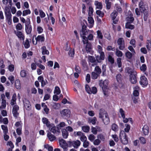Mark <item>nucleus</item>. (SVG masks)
Returning <instances> with one entry per match:
<instances>
[{"instance_id": "nucleus-1", "label": "nucleus", "mask_w": 151, "mask_h": 151, "mask_svg": "<svg viewBox=\"0 0 151 151\" xmlns=\"http://www.w3.org/2000/svg\"><path fill=\"white\" fill-rule=\"evenodd\" d=\"M139 6L140 10L142 15H143L144 21H147L149 16L148 6L144 3L143 0H141Z\"/></svg>"}, {"instance_id": "nucleus-2", "label": "nucleus", "mask_w": 151, "mask_h": 151, "mask_svg": "<svg viewBox=\"0 0 151 151\" xmlns=\"http://www.w3.org/2000/svg\"><path fill=\"white\" fill-rule=\"evenodd\" d=\"M99 118L101 119L104 124L107 125L109 122V119L107 112L104 109L99 111Z\"/></svg>"}, {"instance_id": "nucleus-3", "label": "nucleus", "mask_w": 151, "mask_h": 151, "mask_svg": "<svg viewBox=\"0 0 151 151\" xmlns=\"http://www.w3.org/2000/svg\"><path fill=\"white\" fill-rule=\"evenodd\" d=\"M86 28V26L85 24H82V29L80 31L81 37L87 35L89 33L93 32V30H87Z\"/></svg>"}, {"instance_id": "nucleus-4", "label": "nucleus", "mask_w": 151, "mask_h": 151, "mask_svg": "<svg viewBox=\"0 0 151 151\" xmlns=\"http://www.w3.org/2000/svg\"><path fill=\"white\" fill-rule=\"evenodd\" d=\"M25 30L27 34H30L32 30V27L30 25V22L29 19H27L25 23Z\"/></svg>"}, {"instance_id": "nucleus-5", "label": "nucleus", "mask_w": 151, "mask_h": 151, "mask_svg": "<svg viewBox=\"0 0 151 151\" xmlns=\"http://www.w3.org/2000/svg\"><path fill=\"white\" fill-rule=\"evenodd\" d=\"M62 117L65 119H68L70 116V111L68 109H65L60 111Z\"/></svg>"}, {"instance_id": "nucleus-6", "label": "nucleus", "mask_w": 151, "mask_h": 151, "mask_svg": "<svg viewBox=\"0 0 151 151\" xmlns=\"http://www.w3.org/2000/svg\"><path fill=\"white\" fill-rule=\"evenodd\" d=\"M81 142L79 140L73 141H69L68 142V145L69 147L72 146L75 148H78L81 145Z\"/></svg>"}, {"instance_id": "nucleus-7", "label": "nucleus", "mask_w": 151, "mask_h": 151, "mask_svg": "<svg viewBox=\"0 0 151 151\" xmlns=\"http://www.w3.org/2000/svg\"><path fill=\"white\" fill-rule=\"evenodd\" d=\"M127 72L130 74V82L133 84L137 82V79L135 75L134 74H133L134 73L130 69L127 70Z\"/></svg>"}, {"instance_id": "nucleus-8", "label": "nucleus", "mask_w": 151, "mask_h": 151, "mask_svg": "<svg viewBox=\"0 0 151 151\" xmlns=\"http://www.w3.org/2000/svg\"><path fill=\"white\" fill-rule=\"evenodd\" d=\"M51 128L49 129L50 131L52 133H53L55 134L58 135L60 133V129L58 128L57 125L55 127V125L53 124V125H52Z\"/></svg>"}, {"instance_id": "nucleus-9", "label": "nucleus", "mask_w": 151, "mask_h": 151, "mask_svg": "<svg viewBox=\"0 0 151 151\" xmlns=\"http://www.w3.org/2000/svg\"><path fill=\"white\" fill-rule=\"evenodd\" d=\"M109 81L107 80H105L103 81L102 80L99 81V85L102 89L106 88L108 87Z\"/></svg>"}, {"instance_id": "nucleus-10", "label": "nucleus", "mask_w": 151, "mask_h": 151, "mask_svg": "<svg viewBox=\"0 0 151 151\" xmlns=\"http://www.w3.org/2000/svg\"><path fill=\"white\" fill-rule=\"evenodd\" d=\"M117 43L119 45V49L121 50H123L125 47L124 40L123 38H120L117 40Z\"/></svg>"}, {"instance_id": "nucleus-11", "label": "nucleus", "mask_w": 151, "mask_h": 151, "mask_svg": "<svg viewBox=\"0 0 151 151\" xmlns=\"http://www.w3.org/2000/svg\"><path fill=\"white\" fill-rule=\"evenodd\" d=\"M140 84L143 87L146 86L148 84V82L147 78L145 76H142L140 77Z\"/></svg>"}, {"instance_id": "nucleus-12", "label": "nucleus", "mask_w": 151, "mask_h": 151, "mask_svg": "<svg viewBox=\"0 0 151 151\" xmlns=\"http://www.w3.org/2000/svg\"><path fill=\"white\" fill-rule=\"evenodd\" d=\"M24 106L26 110H29L31 109V105L29 101L26 99L23 100Z\"/></svg>"}, {"instance_id": "nucleus-13", "label": "nucleus", "mask_w": 151, "mask_h": 151, "mask_svg": "<svg viewBox=\"0 0 151 151\" xmlns=\"http://www.w3.org/2000/svg\"><path fill=\"white\" fill-rule=\"evenodd\" d=\"M19 107L18 105H15L14 106L12 109V113L14 117L17 118L19 115L18 111L19 110Z\"/></svg>"}, {"instance_id": "nucleus-14", "label": "nucleus", "mask_w": 151, "mask_h": 151, "mask_svg": "<svg viewBox=\"0 0 151 151\" xmlns=\"http://www.w3.org/2000/svg\"><path fill=\"white\" fill-rule=\"evenodd\" d=\"M42 122L44 124H46L47 127L49 128V129H50V128H51L52 125H53V124H50L48 119L44 117L42 119Z\"/></svg>"}, {"instance_id": "nucleus-15", "label": "nucleus", "mask_w": 151, "mask_h": 151, "mask_svg": "<svg viewBox=\"0 0 151 151\" xmlns=\"http://www.w3.org/2000/svg\"><path fill=\"white\" fill-rule=\"evenodd\" d=\"M142 132L146 136L148 135L149 132V127L147 125H145L142 128Z\"/></svg>"}, {"instance_id": "nucleus-16", "label": "nucleus", "mask_w": 151, "mask_h": 151, "mask_svg": "<svg viewBox=\"0 0 151 151\" xmlns=\"http://www.w3.org/2000/svg\"><path fill=\"white\" fill-rule=\"evenodd\" d=\"M35 39L36 41L35 44V45L37 44V42H43L45 41V39L44 35L42 34L38 36L37 37L35 38Z\"/></svg>"}, {"instance_id": "nucleus-17", "label": "nucleus", "mask_w": 151, "mask_h": 151, "mask_svg": "<svg viewBox=\"0 0 151 151\" xmlns=\"http://www.w3.org/2000/svg\"><path fill=\"white\" fill-rule=\"evenodd\" d=\"M100 56L98 55L96 57V60L98 62H101L102 60H104L105 58V55L104 53H102L101 54H100Z\"/></svg>"}, {"instance_id": "nucleus-18", "label": "nucleus", "mask_w": 151, "mask_h": 151, "mask_svg": "<svg viewBox=\"0 0 151 151\" xmlns=\"http://www.w3.org/2000/svg\"><path fill=\"white\" fill-rule=\"evenodd\" d=\"M15 33L16 35L17 36L18 38L21 40H24V36L22 33L20 31H17L15 32Z\"/></svg>"}, {"instance_id": "nucleus-19", "label": "nucleus", "mask_w": 151, "mask_h": 151, "mask_svg": "<svg viewBox=\"0 0 151 151\" xmlns=\"http://www.w3.org/2000/svg\"><path fill=\"white\" fill-rule=\"evenodd\" d=\"M134 91L133 92V96H138L139 95V87L138 86H136L134 88Z\"/></svg>"}, {"instance_id": "nucleus-20", "label": "nucleus", "mask_w": 151, "mask_h": 151, "mask_svg": "<svg viewBox=\"0 0 151 151\" xmlns=\"http://www.w3.org/2000/svg\"><path fill=\"white\" fill-rule=\"evenodd\" d=\"M50 104L52 108L55 109H58L60 107V105L58 103L52 102Z\"/></svg>"}, {"instance_id": "nucleus-21", "label": "nucleus", "mask_w": 151, "mask_h": 151, "mask_svg": "<svg viewBox=\"0 0 151 151\" xmlns=\"http://www.w3.org/2000/svg\"><path fill=\"white\" fill-rule=\"evenodd\" d=\"M17 100L16 95V93H14L12 97V99L11 101L10 104L12 105H13L16 104V101Z\"/></svg>"}, {"instance_id": "nucleus-22", "label": "nucleus", "mask_w": 151, "mask_h": 151, "mask_svg": "<svg viewBox=\"0 0 151 151\" xmlns=\"http://www.w3.org/2000/svg\"><path fill=\"white\" fill-rule=\"evenodd\" d=\"M88 21L90 24L88 27L90 28H92L93 26L94 22L93 19L91 17H88Z\"/></svg>"}, {"instance_id": "nucleus-23", "label": "nucleus", "mask_w": 151, "mask_h": 151, "mask_svg": "<svg viewBox=\"0 0 151 151\" xmlns=\"http://www.w3.org/2000/svg\"><path fill=\"white\" fill-rule=\"evenodd\" d=\"M49 140L50 141H53L56 139L55 137L50 132H48L47 135Z\"/></svg>"}, {"instance_id": "nucleus-24", "label": "nucleus", "mask_w": 151, "mask_h": 151, "mask_svg": "<svg viewBox=\"0 0 151 151\" xmlns=\"http://www.w3.org/2000/svg\"><path fill=\"white\" fill-rule=\"evenodd\" d=\"M97 138L102 141H104L106 138V135L105 134L100 133L97 136Z\"/></svg>"}, {"instance_id": "nucleus-25", "label": "nucleus", "mask_w": 151, "mask_h": 151, "mask_svg": "<svg viewBox=\"0 0 151 151\" xmlns=\"http://www.w3.org/2000/svg\"><path fill=\"white\" fill-rule=\"evenodd\" d=\"M62 136L64 138H67L68 135V133L65 129H63L62 130Z\"/></svg>"}, {"instance_id": "nucleus-26", "label": "nucleus", "mask_w": 151, "mask_h": 151, "mask_svg": "<svg viewBox=\"0 0 151 151\" xmlns=\"http://www.w3.org/2000/svg\"><path fill=\"white\" fill-rule=\"evenodd\" d=\"M94 4L96 6V9H101L102 8V5L101 2H98V1H95Z\"/></svg>"}, {"instance_id": "nucleus-27", "label": "nucleus", "mask_w": 151, "mask_h": 151, "mask_svg": "<svg viewBox=\"0 0 151 151\" xmlns=\"http://www.w3.org/2000/svg\"><path fill=\"white\" fill-rule=\"evenodd\" d=\"M2 95H1V106H0V109H5L6 107V101L4 99H2Z\"/></svg>"}, {"instance_id": "nucleus-28", "label": "nucleus", "mask_w": 151, "mask_h": 151, "mask_svg": "<svg viewBox=\"0 0 151 151\" xmlns=\"http://www.w3.org/2000/svg\"><path fill=\"white\" fill-rule=\"evenodd\" d=\"M42 53V55H47L49 54V51L47 49L46 47L45 46L42 47L41 48Z\"/></svg>"}, {"instance_id": "nucleus-29", "label": "nucleus", "mask_w": 151, "mask_h": 151, "mask_svg": "<svg viewBox=\"0 0 151 151\" xmlns=\"http://www.w3.org/2000/svg\"><path fill=\"white\" fill-rule=\"evenodd\" d=\"M126 57L129 59H131L133 55H134L135 54H133V53L131 52L128 50H127L125 53Z\"/></svg>"}, {"instance_id": "nucleus-30", "label": "nucleus", "mask_w": 151, "mask_h": 151, "mask_svg": "<svg viewBox=\"0 0 151 151\" xmlns=\"http://www.w3.org/2000/svg\"><path fill=\"white\" fill-rule=\"evenodd\" d=\"M122 143L124 145L127 144L128 143V139L127 136L120 138Z\"/></svg>"}, {"instance_id": "nucleus-31", "label": "nucleus", "mask_w": 151, "mask_h": 151, "mask_svg": "<svg viewBox=\"0 0 151 151\" xmlns=\"http://www.w3.org/2000/svg\"><path fill=\"white\" fill-rule=\"evenodd\" d=\"M86 49L87 52H90L91 49V45L90 42L86 44Z\"/></svg>"}, {"instance_id": "nucleus-32", "label": "nucleus", "mask_w": 151, "mask_h": 151, "mask_svg": "<svg viewBox=\"0 0 151 151\" xmlns=\"http://www.w3.org/2000/svg\"><path fill=\"white\" fill-rule=\"evenodd\" d=\"M88 62L90 65L91 64L90 63H95L96 62V60L93 56H89L88 58Z\"/></svg>"}, {"instance_id": "nucleus-33", "label": "nucleus", "mask_w": 151, "mask_h": 151, "mask_svg": "<svg viewBox=\"0 0 151 151\" xmlns=\"http://www.w3.org/2000/svg\"><path fill=\"white\" fill-rule=\"evenodd\" d=\"M146 46L148 50H151V39L150 40H147Z\"/></svg>"}, {"instance_id": "nucleus-34", "label": "nucleus", "mask_w": 151, "mask_h": 151, "mask_svg": "<svg viewBox=\"0 0 151 151\" xmlns=\"http://www.w3.org/2000/svg\"><path fill=\"white\" fill-rule=\"evenodd\" d=\"M94 72L97 73L100 75V74L101 73V69L99 68V66H96L95 68Z\"/></svg>"}, {"instance_id": "nucleus-35", "label": "nucleus", "mask_w": 151, "mask_h": 151, "mask_svg": "<svg viewBox=\"0 0 151 151\" xmlns=\"http://www.w3.org/2000/svg\"><path fill=\"white\" fill-rule=\"evenodd\" d=\"M1 128L3 130L4 134H7L8 132V129L7 126L4 125H1Z\"/></svg>"}, {"instance_id": "nucleus-36", "label": "nucleus", "mask_w": 151, "mask_h": 151, "mask_svg": "<svg viewBox=\"0 0 151 151\" xmlns=\"http://www.w3.org/2000/svg\"><path fill=\"white\" fill-rule=\"evenodd\" d=\"M115 54L117 56L121 57L122 56L123 53L122 51H120L117 48L116 50Z\"/></svg>"}, {"instance_id": "nucleus-37", "label": "nucleus", "mask_w": 151, "mask_h": 151, "mask_svg": "<svg viewBox=\"0 0 151 151\" xmlns=\"http://www.w3.org/2000/svg\"><path fill=\"white\" fill-rule=\"evenodd\" d=\"M116 78L117 81L119 83H121L122 82V77L121 74H119L116 76Z\"/></svg>"}, {"instance_id": "nucleus-38", "label": "nucleus", "mask_w": 151, "mask_h": 151, "mask_svg": "<svg viewBox=\"0 0 151 151\" xmlns=\"http://www.w3.org/2000/svg\"><path fill=\"white\" fill-rule=\"evenodd\" d=\"M15 86L17 89H19L21 88L20 82L19 80H17L15 81Z\"/></svg>"}, {"instance_id": "nucleus-39", "label": "nucleus", "mask_w": 151, "mask_h": 151, "mask_svg": "<svg viewBox=\"0 0 151 151\" xmlns=\"http://www.w3.org/2000/svg\"><path fill=\"white\" fill-rule=\"evenodd\" d=\"M96 121L97 119L95 117H94L92 118L89 119H88V122L91 123L93 125H94L96 124Z\"/></svg>"}, {"instance_id": "nucleus-40", "label": "nucleus", "mask_w": 151, "mask_h": 151, "mask_svg": "<svg viewBox=\"0 0 151 151\" xmlns=\"http://www.w3.org/2000/svg\"><path fill=\"white\" fill-rule=\"evenodd\" d=\"M66 125V124L64 122H61L57 125L58 128L60 129L61 128L64 127Z\"/></svg>"}, {"instance_id": "nucleus-41", "label": "nucleus", "mask_w": 151, "mask_h": 151, "mask_svg": "<svg viewBox=\"0 0 151 151\" xmlns=\"http://www.w3.org/2000/svg\"><path fill=\"white\" fill-rule=\"evenodd\" d=\"M125 27L126 28L132 29L134 28V26L130 24V23H126L125 24Z\"/></svg>"}, {"instance_id": "nucleus-42", "label": "nucleus", "mask_w": 151, "mask_h": 151, "mask_svg": "<svg viewBox=\"0 0 151 151\" xmlns=\"http://www.w3.org/2000/svg\"><path fill=\"white\" fill-rule=\"evenodd\" d=\"M109 0H105V3L106 4V8L108 9L111 8V3L109 1Z\"/></svg>"}, {"instance_id": "nucleus-43", "label": "nucleus", "mask_w": 151, "mask_h": 151, "mask_svg": "<svg viewBox=\"0 0 151 151\" xmlns=\"http://www.w3.org/2000/svg\"><path fill=\"white\" fill-rule=\"evenodd\" d=\"M100 75L95 72H93L91 73V78L93 79H97Z\"/></svg>"}, {"instance_id": "nucleus-44", "label": "nucleus", "mask_w": 151, "mask_h": 151, "mask_svg": "<svg viewBox=\"0 0 151 151\" xmlns=\"http://www.w3.org/2000/svg\"><path fill=\"white\" fill-rule=\"evenodd\" d=\"M112 129L115 132H117L119 130L118 126L115 124H113L112 125Z\"/></svg>"}, {"instance_id": "nucleus-45", "label": "nucleus", "mask_w": 151, "mask_h": 151, "mask_svg": "<svg viewBox=\"0 0 151 151\" xmlns=\"http://www.w3.org/2000/svg\"><path fill=\"white\" fill-rule=\"evenodd\" d=\"M5 13L6 16L11 15L10 9L7 6L5 8Z\"/></svg>"}, {"instance_id": "nucleus-46", "label": "nucleus", "mask_w": 151, "mask_h": 151, "mask_svg": "<svg viewBox=\"0 0 151 151\" xmlns=\"http://www.w3.org/2000/svg\"><path fill=\"white\" fill-rule=\"evenodd\" d=\"M117 14V12L114 11L112 12L111 14V17L112 19H115Z\"/></svg>"}, {"instance_id": "nucleus-47", "label": "nucleus", "mask_w": 151, "mask_h": 151, "mask_svg": "<svg viewBox=\"0 0 151 151\" xmlns=\"http://www.w3.org/2000/svg\"><path fill=\"white\" fill-rule=\"evenodd\" d=\"M60 92L61 91L59 87L58 86H56L55 88L54 91V93L56 94V95H59L60 94Z\"/></svg>"}, {"instance_id": "nucleus-48", "label": "nucleus", "mask_w": 151, "mask_h": 151, "mask_svg": "<svg viewBox=\"0 0 151 151\" xmlns=\"http://www.w3.org/2000/svg\"><path fill=\"white\" fill-rule=\"evenodd\" d=\"M22 124L21 122H17L15 124V126L18 128H22Z\"/></svg>"}, {"instance_id": "nucleus-49", "label": "nucleus", "mask_w": 151, "mask_h": 151, "mask_svg": "<svg viewBox=\"0 0 151 151\" xmlns=\"http://www.w3.org/2000/svg\"><path fill=\"white\" fill-rule=\"evenodd\" d=\"M82 130L85 132H88L89 130L90 127L89 126H84L82 128Z\"/></svg>"}, {"instance_id": "nucleus-50", "label": "nucleus", "mask_w": 151, "mask_h": 151, "mask_svg": "<svg viewBox=\"0 0 151 151\" xmlns=\"http://www.w3.org/2000/svg\"><path fill=\"white\" fill-rule=\"evenodd\" d=\"M95 138L96 137L93 134H90L88 137V139L91 142H93Z\"/></svg>"}, {"instance_id": "nucleus-51", "label": "nucleus", "mask_w": 151, "mask_h": 151, "mask_svg": "<svg viewBox=\"0 0 151 151\" xmlns=\"http://www.w3.org/2000/svg\"><path fill=\"white\" fill-rule=\"evenodd\" d=\"M108 60L112 64L114 63V59L111 55H109L108 57Z\"/></svg>"}, {"instance_id": "nucleus-52", "label": "nucleus", "mask_w": 151, "mask_h": 151, "mask_svg": "<svg viewBox=\"0 0 151 151\" xmlns=\"http://www.w3.org/2000/svg\"><path fill=\"white\" fill-rule=\"evenodd\" d=\"M60 145L62 146H64L66 144L65 141L63 139H61L59 140Z\"/></svg>"}, {"instance_id": "nucleus-53", "label": "nucleus", "mask_w": 151, "mask_h": 151, "mask_svg": "<svg viewBox=\"0 0 151 151\" xmlns=\"http://www.w3.org/2000/svg\"><path fill=\"white\" fill-rule=\"evenodd\" d=\"M140 142L142 144H145L146 143V140L145 138L143 137H140L139 138Z\"/></svg>"}, {"instance_id": "nucleus-54", "label": "nucleus", "mask_w": 151, "mask_h": 151, "mask_svg": "<svg viewBox=\"0 0 151 151\" xmlns=\"http://www.w3.org/2000/svg\"><path fill=\"white\" fill-rule=\"evenodd\" d=\"M81 37L82 38V41L83 43L84 44H87L89 42L88 41V39L87 37H86V36H83Z\"/></svg>"}, {"instance_id": "nucleus-55", "label": "nucleus", "mask_w": 151, "mask_h": 151, "mask_svg": "<svg viewBox=\"0 0 151 151\" xmlns=\"http://www.w3.org/2000/svg\"><path fill=\"white\" fill-rule=\"evenodd\" d=\"M31 12L29 9H27L24 10L23 11L22 15L23 16H25L28 14H30Z\"/></svg>"}, {"instance_id": "nucleus-56", "label": "nucleus", "mask_w": 151, "mask_h": 151, "mask_svg": "<svg viewBox=\"0 0 151 151\" xmlns=\"http://www.w3.org/2000/svg\"><path fill=\"white\" fill-rule=\"evenodd\" d=\"M134 20V18L133 17H128L127 18V23H132Z\"/></svg>"}, {"instance_id": "nucleus-57", "label": "nucleus", "mask_w": 151, "mask_h": 151, "mask_svg": "<svg viewBox=\"0 0 151 151\" xmlns=\"http://www.w3.org/2000/svg\"><path fill=\"white\" fill-rule=\"evenodd\" d=\"M6 18L9 24H10L12 21V15L6 16Z\"/></svg>"}, {"instance_id": "nucleus-58", "label": "nucleus", "mask_w": 151, "mask_h": 151, "mask_svg": "<svg viewBox=\"0 0 151 151\" xmlns=\"http://www.w3.org/2000/svg\"><path fill=\"white\" fill-rule=\"evenodd\" d=\"M117 63L119 68H121L122 67V63L121 58H118L117 59Z\"/></svg>"}, {"instance_id": "nucleus-59", "label": "nucleus", "mask_w": 151, "mask_h": 151, "mask_svg": "<svg viewBox=\"0 0 151 151\" xmlns=\"http://www.w3.org/2000/svg\"><path fill=\"white\" fill-rule=\"evenodd\" d=\"M24 46L26 48H28L30 46L29 41L28 39H27L24 44Z\"/></svg>"}, {"instance_id": "nucleus-60", "label": "nucleus", "mask_w": 151, "mask_h": 151, "mask_svg": "<svg viewBox=\"0 0 151 151\" xmlns=\"http://www.w3.org/2000/svg\"><path fill=\"white\" fill-rule=\"evenodd\" d=\"M96 13L97 14L99 15L100 17H103L104 15V13L100 10H96Z\"/></svg>"}, {"instance_id": "nucleus-61", "label": "nucleus", "mask_w": 151, "mask_h": 151, "mask_svg": "<svg viewBox=\"0 0 151 151\" xmlns=\"http://www.w3.org/2000/svg\"><path fill=\"white\" fill-rule=\"evenodd\" d=\"M27 74V71L25 70H22L20 72V75L22 77H25Z\"/></svg>"}, {"instance_id": "nucleus-62", "label": "nucleus", "mask_w": 151, "mask_h": 151, "mask_svg": "<svg viewBox=\"0 0 151 151\" xmlns=\"http://www.w3.org/2000/svg\"><path fill=\"white\" fill-rule=\"evenodd\" d=\"M147 69V66L145 64H143L140 67V70L143 71L145 72Z\"/></svg>"}, {"instance_id": "nucleus-63", "label": "nucleus", "mask_w": 151, "mask_h": 151, "mask_svg": "<svg viewBox=\"0 0 151 151\" xmlns=\"http://www.w3.org/2000/svg\"><path fill=\"white\" fill-rule=\"evenodd\" d=\"M93 141L94 145H99L101 142V140L98 138L94 140Z\"/></svg>"}, {"instance_id": "nucleus-64", "label": "nucleus", "mask_w": 151, "mask_h": 151, "mask_svg": "<svg viewBox=\"0 0 151 151\" xmlns=\"http://www.w3.org/2000/svg\"><path fill=\"white\" fill-rule=\"evenodd\" d=\"M39 12H40V16L41 18H44L45 17V13L42 10H39Z\"/></svg>"}]
</instances>
